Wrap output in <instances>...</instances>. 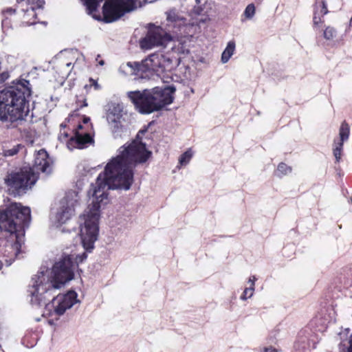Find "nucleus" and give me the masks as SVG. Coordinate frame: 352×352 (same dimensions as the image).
I'll return each instance as SVG.
<instances>
[{
  "label": "nucleus",
  "mask_w": 352,
  "mask_h": 352,
  "mask_svg": "<svg viewBox=\"0 0 352 352\" xmlns=\"http://www.w3.org/2000/svg\"><path fill=\"white\" fill-rule=\"evenodd\" d=\"M350 25H352V16H351V18L350 19Z\"/></svg>",
  "instance_id": "42"
},
{
  "label": "nucleus",
  "mask_w": 352,
  "mask_h": 352,
  "mask_svg": "<svg viewBox=\"0 0 352 352\" xmlns=\"http://www.w3.org/2000/svg\"><path fill=\"white\" fill-rule=\"evenodd\" d=\"M82 128L83 126L81 124L78 125L74 136L72 137L67 143L69 149L72 150L75 148H82L87 144L93 142V138L89 133L82 131Z\"/></svg>",
  "instance_id": "15"
},
{
  "label": "nucleus",
  "mask_w": 352,
  "mask_h": 352,
  "mask_svg": "<svg viewBox=\"0 0 352 352\" xmlns=\"http://www.w3.org/2000/svg\"><path fill=\"white\" fill-rule=\"evenodd\" d=\"M277 171L279 174L289 175L292 173V168L284 163H280L278 166Z\"/></svg>",
  "instance_id": "26"
},
{
  "label": "nucleus",
  "mask_w": 352,
  "mask_h": 352,
  "mask_svg": "<svg viewBox=\"0 0 352 352\" xmlns=\"http://www.w3.org/2000/svg\"><path fill=\"white\" fill-rule=\"evenodd\" d=\"M21 147V145H17L10 149L4 151V155L5 156H13L19 152V148Z\"/></svg>",
  "instance_id": "30"
},
{
  "label": "nucleus",
  "mask_w": 352,
  "mask_h": 352,
  "mask_svg": "<svg viewBox=\"0 0 352 352\" xmlns=\"http://www.w3.org/2000/svg\"><path fill=\"white\" fill-rule=\"evenodd\" d=\"M133 177H97L96 184L91 185L89 191V194H91V201L80 216V237L85 250H92L98 239L100 210L109 203L107 190H127L133 182Z\"/></svg>",
  "instance_id": "1"
},
{
  "label": "nucleus",
  "mask_w": 352,
  "mask_h": 352,
  "mask_svg": "<svg viewBox=\"0 0 352 352\" xmlns=\"http://www.w3.org/2000/svg\"><path fill=\"white\" fill-rule=\"evenodd\" d=\"M60 126H61V127L65 128V124H64L63 123V124H60Z\"/></svg>",
  "instance_id": "41"
},
{
  "label": "nucleus",
  "mask_w": 352,
  "mask_h": 352,
  "mask_svg": "<svg viewBox=\"0 0 352 352\" xmlns=\"http://www.w3.org/2000/svg\"><path fill=\"white\" fill-rule=\"evenodd\" d=\"M29 81L23 80L14 86L0 91V120L12 122L22 120L30 111L27 98L31 94Z\"/></svg>",
  "instance_id": "5"
},
{
  "label": "nucleus",
  "mask_w": 352,
  "mask_h": 352,
  "mask_svg": "<svg viewBox=\"0 0 352 352\" xmlns=\"http://www.w3.org/2000/svg\"><path fill=\"white\" fill-rule=\"evenodd\" d=\"M34 276L32 278V285L29 289L30 295V303L32 306L40 308L44 307V311H43L42 315H51V308L53 307L54 312L58 315H63L67 309H70L74 304L77 302V294L74 291H70L65 294H58L56 297H54L51 303H47V300L54 292L57 290L56 289L52 290L50 293L46 294L43 293L42 291H40L38 293V298H43L44 301L41 302V303H37L36 302H32V292L33 290L34 286Z\"/></svg>",
  "instance_id": "8"
},
{
  "label": "nucleus",
  "mask_w": 352,
  "mask_h": 352,
  "mask_svg": "<svg viewBox=\"0 0 352 352\" xmlns=\"http://www.w3.org/2000/svg\"><path fill=\"white\" fill-rule=\"evenodd\" d=\"M173 52L176 53L178 55H186L188 54V49L181 43H179L177 45H175L172 47Z\"/></svg>",
  "instance_id": "23"
},
{
  "label": "nucleus",
  "mask_w": 352,
  "mask_h": 352,
  "mask_svg": "<svg viewBox=\"0 0 352 352\" xmlns=\"http://www.w3.org/2000/svg\"><path fill=\"white\" fill-rule=\"evenodd\" d=\"M82 63H80L78 66L76 65H74V64H72V65H73V67H72L71 68V66L69 67V68L72 69H74V67H80L81 66Z\"/></svg>",
  "instance_id": "37"
},
{
  "label": "nucleus",
  "mask_w": 352,
  "mask_h": 352,
  "mask_svg": "<svg viewBox=\"0 0 352 352\" xmlns=\"http://www.w3.org/2000/svg\"><path fill=\"white\" fill-rule=\"evenodd\" d=\"M181 58V56H171L168 54L155 53L145 58L141 63L129 62L126 66L131 69L133 74H138V72H140L142 73L153 72L157 76L163 78L164 77L163 74L170 72Z\"/></svg>",
  "instance_id": "7"
},
{
  "label": "nucleus",
  "mask_w": 352,
  "mask_h": 352,
  "mask_svg": "<svg viewBox=\"0 0 352 352\" xmlns=\"http://www.w3.org/2000/svg\"><path fill=\"white\" fill-rule=\"evenodd\" d=\"M52 163L46 151L41 149L35 155L32 173L28 176H35L41 173L49 174L51 173Z\"/></svg>",
  "instance_id": "14"
},
{
  "label": "nucleus",
  "mask_w": 352,
  "mask_h": 352,
  "mask_svg": "<svg viewBox=\"0 0 352 352\" xmlns=\"http://www.w3.org/2000/svg\"><path fill=\"white\" fill-rule=\"evenodd\" d=\"M9 78V67L6 65H3L2 62L0 60V82L5 81Z\"/></svg>",
  "instance_id": "24"
},
{
  "label": "nucleus",
  "mask_w": 352,
  "mask_h": 352,
  "mask_svg": "<svg viewBox=\"0 0 352 352\" xmlns=\"http://www.w3.org/2000/svg\"><path fill=\"white\" fill-rule=\"evenodd\" d=\"M340 140L338 142H344L349 138V126L346 122H343L340 128L339 132Z\"/></svg>",
  "instance_id": "21"
},
{
  "label": "nucleus",
  "mask_w": 352,
  "mask_h": 352,
  "mask_svg": "<svg viewBox=\"0 0 352 352\" xmlns=\"http://www.w3.org/2000/svg\"><path fill=\"white\" fill-rule=\"evenodd\" d=\"M87 258V254H70L65 255L56 262L50 270L41 267L37 274L34 275V287L32 292V302L41 303L43 298H38V293L49 294L52 290L61 288L67 282L74 278V269L76 265Z\"/></svg>",
  "instance_id": "4"
},
{
  "label": "nucleus",
  "mask_w": 352,
  "mask_h": 352,
  "mask_svg": "<svg viewBox=\"0 0 352 352\" xmlns=\"http://www.w3.org/2000/svg\"><path fill=\"white\" fill-rule=\"evenodd\" d=\"M167 20L168 22L173 23L179 28L182 25H193L197 23L196 21H192L188 17L184 16L183 14L179 13L175 10H171L167 12Z\"/></svg>",
  "instance_id": "18"
},
{
  "label": "nucleus",
  "mask_w": 352,
  "mask_h": 352,
  "mask_svg": "<svg viewBox=\"0 0 352 352\" xmlns=\"http://www.w3.org/2000/svg\"><path fill=\"white\" fill-rule=\"evenodd\" d=\"M6 12H12V10L11 8H10V9H8V10H6Z\"/></svg>",
  "instance_id": "40"
},
{
  "label": "nucleus",
  "mask_w": 352,
  "mask_h": 352,
  "mask_svg": "<svg viewBox=\"0 0 352 352\" xmlns=\"http://www.w3.org/2000/svg\"><path fill=\"white\" fill-rule=\"evenodd\" d=\"M254 291V288L252 287L245 288L243 292V294L241 296V299L242 300H245L248 298H251L253 296Z\"/></svg>",
  "instance_id": "28"
},
{
  "label": "nucleus",
  "mask_w": 352,
  "mask_h": 352,
  "mask_svg": "<svg viewBox=\"0 0 352 352\" xmlns=\"http://www.w3.org/2000/svg\"><path fill=\"white\" fill-rule=\"evenodd\" d=\"M191 3H193L194 2L196 3V5L194 6L193 8V12L199 15L202 12L203 9L201 8V5H200L201 2L200 0H189Z\"/></svg>",
  "instance_id": "29"
},
{
  "label": "nucleus",
  "mask_w": 352,
  "mask_h": 352,
  "mask_svg": "<svg viewBox=\"0 0 352 352\" xmlns=\"http://www.w3.org/2000/svg\"><path fill=\"white\" fill-rule=\"evenodd\" d=\"M67 137H68V134H67V132H65V131H60V135H59V137H58L60 140L65 141V140H66Z\"/></svg>",
  "instance_id": "34"
},
{
  "label": "nucleus",
  "mask_w": 352,
  "mask_h": 352,
  "mask_svg": "<svg viewBox=\"0 0 352 352\" xmlns=\"http://www.w3.org/2000/svg\"><path fill=\"white\" fill-rule=\"evenodd\" d=\"M30 208L21 204L12 203L5 209H0V230L9 233L4 256L10 265L20 253L23 243L25 228L31 221Z\"/></svg>",
  "instance_id": "3"
},
{
  "label": "nucleus",
  "mask_w": 352,
  "mask_h": 352,
  "mask_svg": "<svg viewBox=\"0 0 352 352\" xmlns=\"http://www.w3.org/2000/svg\"><path fill=\"white\" fill-rule=\"evenodd\" d=\"M170 41V36L160 27L150 28L146 35L140 40V47L145 50L165 46Z\"/></svg>",
  "instance_id": "11"
},
{
  "label": "nucleus",
  "mask_w": 352,
  "mask_h": 352,
  "mask_svg": "<svg viewBox=\"0 0 352 352\" xmlns=\"http://www.w3.org/2000/svg\"><path fill=\"white\" fill-rule=\"evenodd\" d=\"M87 103L86 100H85L83 102V104L81 107H87Z\"/></svg>",
  "instance_id": "38"
},
{
  "label": "nucleus",
  "mask_w": 352,
  "mask_h": 352,
  "mask_svg": "<svg viewBox=\"0 0 352 352\" xmlns=\"http://www.w3.org/2000/svg\"><path fill=\"white\" fill-rule=\"evenodd\" d=\"M193 153L191 149H188L186 152H184L183 154L181 155V156L179 158V164L180 166H186L189 163L192 157Z\"/></svg>",
  "instance_id": "22"
},
{
  "label": "nucleus",
  "mask_w": 352,
  "mask_h": 352,
  "mask_svg": "<svg viewBox=\"0 0 352 352\" xmlns=\"http://www.w3.org/2000/svg\"><path fill=\"white\" fill-rule=\"evenodd\" d=\"M15 57L12 55H7L6 56V60L8 64H12L14 63Z\"/></svg>",
  "instance_id": "33"
},
{
  "label": "nucleus",
  "mask_w": 352,
  "mask_h": 352,
  "mask_svg": "<svg viewBox=\"0 0 352 352\" xmlns=\"http://www.w3.org/2000/svg\"><path fill=\"white\" fill-rule=\"evenodd\" d=\"M122 116V106L120 104L111 103L108 104L107 120L114 129L120 127Z\"/></svg>",
  "instance_id": "16"
},
{
  "label": "nucleus",
  "mask_w": 352,
  "mask_h": 352,
  "mask_svg": "<svg viewBox=\"0 0 352 352\" xmlns=\"http://www.w3.org/2000/svg\"><path fill=\"white\" fill-rule=\"evenodd\" d=\"M1 267H2V263H1V261H0V270L1 269Z\"/></svg>",
  "instance_id": "43"
},
{
  "label": "nucleus",
  "mask_w": 352,
  "mask_h": 352,
  "mask_svg": "<svg viewBox=\"0 0 352 352\" xmlns=\"http://www.w3.org/2000/svg\"><path fill=\"white\" fill-rule=\"evenodd\" d=\"M256 280V278L254 276H251L248 280V283H250V287H252L253 288H254V283Z\"/></svg>",
  "instance_id": "35"
},
{
  "label": "nucleus",
  "mask_w": 352,
  "mask_h": 352,
  "mask_svg": "<svg viewBox=\"0 0 352 352\" xmlns=\"http://www.w3.org/2000/svg\"><path fill=\"white\" fill-rule=\"evenodd\" d=\"M175 91L173 86L156 87L143 91H129L127 96L140 113H151L171 104Z\"/></svg>",
  "instance_id": "6"
},
{
  "label": "nucleus",
  "mask_w": 352,
  "mask_h": 352,
  "mask_svg": "<svg viewBox=\"0 0 352 352\" xmlns=\"http://www.w3.org/2000/svg\"><path fill=\"white\" fill-rule=\"evenodd\" d=\"M235 50V43L233 41H229L226 49L221 55V62L226 63L231 56L233 55Z\"/></svg>",
  "instance_id": "19"
},
{
  "label": "nucleus",
  "mask_w": 352,
  "mask_h": 352,
  "mask_svg": "<svg viewBox=\"0 0 352 352\" xmlns=\"http://www.w3.org/2000/svg\"><path fill=\"white\" fill-rule=\"evenodd\" d=\"M140 131L136 138L128 146L120 147V154L113 158L104 167L102 171L100 166L89 167V166H78L79 173L82 176L98 175V176H133V169L136 165L146 162L151 155V152L141 141Z\"/></svg>",
  "instance_id": "2"
},
{
  "label": "nucleus",
  "mask_w": 352,
  "mask_h": 352,
  "mask_svg": "<svg viewBox=\"0 0 352 352\" xmlns=\"http://www.w3.org/2000/svg\"><path fill=\"white\" fill-rule=\"evenodd\" d=\"M351 203H352V197H351Z\"/></svg>",
  "instance_id": "44"
},
{
  "label": "nucleus",
  "mask_w": 352,
  "mask_h": 352,
  "mask_svg": "<svg viewBox=\"0 0 352 352\" xmlns=\"http://www.w3.org/2000/svg\"><path fill=\"white\" fill-rule=\"evenodd\" d=\"M36 177H7L5 182L10 194L21 195L31 188L36 183Z\"/></svg>",
  "instance_id": "13"
},
{
  "label": "nucleus",
  "mask_w": 352,
  "mask_h": 352,
  "mask_svg": "<svg viewBox=\"0 0 352 352\" xmlns=\"http://www.w3.org/2000/svg\"><path fill=\"white\" fill-rule=\"evenodd\" d=\"M99 64H100V65H103L104 64V60H100V61H99Z\"/></svg>",
  "instance_id": "39"
},
{
  "label": "nucleus",
  "mask_w": 352,
  "mask_h": 352,
  "mask_svg": "<svg viewBox=\"0 0 352 352\" xmlns=\"http://www.w3.org/2000/svg\"><path fill=\"white\" fill-rule=\"evenodd\" d=\"M343 146L342 142H335V148L333 149V155L337 161H339L341 157V152Z\"/></svg>",
  "instance_id": "27"
},
{
  "label": "nucleus",
  "mask_w": 352,
  "mask_h": 352,
  "mask_svg": "<svg viewBox=\"0 0 352 352\" xmlns=\"http://www.w3.org/2000/svg\"><path fill=\"white\" fill-rule=\"evenodd\" d=\"M89 82L90 86H94L95 89L98 90L100 88V86L98 85V82L96 80L90 78Z\"/></svg>",
  "instance_id": "32"
},
{
  "label": "nucleus",
  "mask_w": 352,
  "mask_h": 352,
  "mask_svg": "<svg viewBox=\"0 0 352 352\" xmlns=\"http://www.w3.org/2000/svg\"><path fill=\"white\" fill-rule=\"evenodd\" d=\"M327 13V6L324 1H320L316 3L313 16V25L314 29L317 30L320 28L321 25L324 22L322 17Z\"/></svg>",
  "instance_id": "17"
},
{
  "label": "nucleus",
  "mask_w": 352,
  "mask_h": 352,
  "mask_svg": "<svg viewBox=\"0 0 352 352\" xmlns=\"http://www.w3.org/2000/svg\"><path fill=\"white\" fill-rule=\"evenodd\" d=\"M255 14V6L254 4L251 3V4H249L245 11H244V16H245L246 19H251L254 15Z\"/></svg>",
  "instance_id": "25"
},
{
  "label": "nucleus",
  "mask_w": 352,
  "mask_h": 352,
  "mask_svg": "<svg viewBox=\"0 0 352 352\" xmlns=\"http://www.w3.org/2000/svg\"><path fill=\"white\" fill-rule=\"evenodd\" d=\"M78 192L70 190L66 192L60 199L56 212L52 216L51 220L56 226L65 223L75 213V207L78 204Z\"/></svg>",
  "instance_id": "9"
},
{
  "label": "nucleus",
  "mask_w": 352,
  "mask_h": 352,
  "mask_svg": "<svg viewBox=\"0 0 352 352\" xmlns=\"http://www.w3.org/2000/svg\"><path fill=\"white\" fill-rule=\"evenodd\" d=\"M258 352H278V351L276 348L269 346L261 348Z\"/></svg>",
  "instance_id": "31"
},
{
  "label": "nucleus",
  "mask_w": 352,
  "mask_h": 352,
  "mask_svg": "<svg viewBox=\"0 0 352 352\" xmlns=\"http://www.w3.org/2000/svg\"><path fill=\"white\" fill-rule=\"evenodd\" d=\"M56 59L58 60V65H56L57 72L62 78H65L69 75L71 72L69 67L72 64L78 66L80 63H83L85 61L83 55L76 50L61 52Z\"/></svg>",
  "instance_id": "10"
},
{
  "label": "nucleus",
  "mask_w": 352,
  "mask_h": 352,
  "mask_svg": "<svg viewBox=\"0 0 352 352\" xmlns=\"http://www.w3.org/2000/svg\"><path fill=\"white\" fill-rule=\"evenodd\" d=\"M89 121H90V118H89L85 117L83 119L84 124H87V123H89Z\"/></svg>",
  "instance_id": "36"
},
{
  "label": "nucleus",
  "mask_w": 352,
  "mask_h": 352,
  "mask_svg": "<svg viewBox=\"0 0 352 352\" xmlns=\"http://www.w3.org/2000/svg\"><path fill=\"white\" fill-rule=\"evenodd\" d=\"M324 38L329 41H333L337 36V30L335 28L328 25L323 30Z\"/></svg>",
  "instance_id": "20"
},
{
  "label": "nucleus",
  "mask_w": 352,
  "mask_h": 352,
  "mask_svg": "<svg viewBox=\"0 0 352 352\" xmlns=\"http://www.w3.org/2000/svg\"><path fill=\"white\" fill-rule=\"evenodd\" d=\"M17 10L23 13V23L27 25L36 23L34 19L37 15L36 10L42 8L44 0H16Z\"/></svg>",
  "instance_id": "12"
}]
</instances>
